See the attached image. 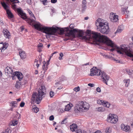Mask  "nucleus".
<instances>
[{
  "mask_svg": "<svg viewBox=\"0 0 133 133\" xmlns=\"http://www.w3.org/2000/svg\"><path fill=\"white\" fill-rule=\"evenodd\" d=\"M77 125L75 123L72 124L70 126V129L72 132L75 131L76 129H77Z\"/></svg>",
  "mask_w": 133,
  "mask_h": 133,
  "instance_id": "obj_16",
  "label": "nucleus"
},
{
  "mask_svg": "<svg viewBox=\"0 0 133 133\" xmlns=\"http://www.w3.org/2000/svg\"><path fill=\"white\" fill-rule=\"evenodd\" d=\"M67 37H68L66 38H65L64 39V41H67L68 40H69L71 38V37H72V36H70V37L67 36Z\"/></svg>",
  "mask_w": 133,
  "mask_h": 133,
  "instance_id": "obj_44",
  "label": "nucleus"
},
{
  "mask_svg": "<svg viewBox=\"0 0 133 133\" xmlns=\"http://www.w3.org/2000/svg\"><path fill=\"white\" fill-rule=\"evenodd\" d=\"M34 112L36 113H37V112L39 111V109L37 107H34L33 108Z\"/></svg>",
  "mask_w": 133,
  "mask_h": 133,
  "instance_id": "obj_37",
  "label": "nucleus"
},
{
  "mask_svg": "<svg viewBox=\"0 0 133 133\" xmlns=\"http://www.w3.org/2000/svg\"><path fill=\"white\" fill-rule=\"evenodd\" d=\"M54 92L51 91L49 93L50 96L51 97H52L54 95Z\"/></svg>",
  "mask_w": 133,
  "mask_h": 133,
  "instance_id": "obj_40",
  "label": "nucleus"
},
{
  "mask_svg": "<svg viewBox=\"0 0 133 133\" xmlns=\"http://www.w3.org/2000/svg\"><path fill=\"white\" fill-rule=\"evenodd\" d=\"M108 23L104 22L102 20L98 18L96 22V25L98 31L101 33L104 34H107L109 32Z\"/></svg>",
  "mask_w": 133,
  "mask_h": 133,
  "instance_id": "obj_3",
  "label": "nucleus"
},
{
  "mask_svg": "<svg viewBox=\"0 0 133 133\" xmlns=\"http://www.w3.org/2000/svg\"><path fill=\"white\" fill-rule=\"evenodd\" d=\"M127 8H126V7H125V8H123L122 9V13L123 14H124L125 12L127 11Z\"/></svg>",
  "mask_w": 133,
  "mask_h": 133,
  "instance_id": "obj_36",
  "label": "nucleus"
},
{
  "mask_svg": "<svg viewBox=\"0 0 133 133\" xmlns=\"http://www.w3.org/2000/svg\"><path fill=\"white\" fill-rule=\"evenodd\" d=\"M126 71L127 73L129 75H131L133 74V71L127 69L126 70Z\"/></svg>",
  "mask_w": 133,
  "mask_h": 133,
  "instance_id": "obj_29",
  "label": "nucleus"
},
{
  "mask_svg": "<svg viewBox=\"0 0 133 133\" xmlns=\"http://www.w3.org/2000/svg\"><path fill=\"white\" fill-rule=\"evenodd\" d=\"M19 54L22 59H23L26 58V55L24 51H20L19 52Z\"/></svg>",
  "mask_w": 133,
  "mask_h": 133,
  "instance_id": "obj_17",
  "label": "nucleus"
},
{
  "mask_svg": "<svg viewBox=\"0 0 133 133\" xmlns=\"http://www.w3.org/2000/svg\"><path fill=\"white\" fill-rule=\"evenodd\" d=\"M71 30L69 32H67L65 34L66 36H72V38H75L76 36L75 33L78 32V36L82 39L89 40L92 39L96 42L105 44L108 46L111 47L117 46L112 41L110 40L105 36L101 35L100 33L92 32L91 33L90 30H87L86 33V36H84V33L82 30H79L78 32L76 29Z\"/></svg>",
  "mask_w": 133,
  "mask_h": 133,
  "instance_id": "obj_1",
  "label": "nucleus"
},
{
  "mask_svg": "<svg viewBox=\"0 0 133 133\" xmlns=\"http://www.w3.org/2000/svg\"><path fill=\"white\" fill-rule=\"evenodd\" d=\"M2 6L6 11V14L8 15V17L9 18H12L14 17V15L11 12V11L8 9L9 8L8 5L5 3H3L2 4Z\"/></svg>",
  "mask_w": 133,
  "mask_h": 133,
  "instance_id": "obj_10",
  "label": "nucleus"
},
{
  "mask_svg": "<svg viewBox=\"0 0 133 133\" xmlns=\"http://www.w3.org/2000/svg\"><path fill=\"white\" fill-rule=\"evenodd\" d=\"M26 21L30 25H33L36 29L39 30L43 33L48 35H54V27H51L45 26L41 27V25L40 23H38L34 24L36 22L34 19H31L30 18L27 19Z\"/></svg>",
  "mask_w": 133,
  "mask_h": 133,
  "instance_id": "obj_2",
  "label": "nucleus"
},
{
  "mask_svg": "<svg viewBox=\"0 0 133 133\" xmlns=\"http://www.w3.org/2000/svg\"><path fill=\"white\" fill-rule=\"evenodd\" d=\"M110 105V104L108 102H107L106 103L104 102L103 104L104 107H105L107 108H109Z\"/></svg>",
  "mask_w": 133,
  "mask_h": 133,
  "instance_id": "obj_30",
  "label": "nucleus"
},
{
  "mask_svg": "<svg viewBox=\"0 0 133 133\" xmlns=\"http://www.w3.org/2000/svg\"><path fill=\"white\" fill-rule=\"evenodd\" d=\"M21 85L22 84L20 82H19L18 81H17L16 82L15 87L17 89H18L21 87Z\"/></svg>",
  "mask_w": 133,
  "mask_h": 133,
  "instance_id": "obj_24",
  "label": "nucleus"
},
{
  "mask_svg": "<svg viewBox=\"0 0 133 133\" xmlns=\"http://www.w3.org/2000/svg\"><path fill=\"white\" fill-rule=\"evenodd\" d=\"M87 6L86 5V4H82V12H83L85 11V10L86 9V8Z\"/></svg>",
  "mask_w": 133,
  "mask_h": 133,
  "instance_id": "obj_31",
  "label": "nucleus"
},
{
  "mask_svg": "<svg viewBox=\"0 0 133 133\" xmlns=\"http://www.w3.org/2000/svg\"><path fill=\"white\" fill-rule=\"evenodd\" d=\"M86 0H83L82 1V4H86Z\"/></svg>",
  "mask_w": 133,
  "mask_h": 133,
  "instance_id": "obj_56",
  "label": "nucleus"
},
{
  "mask_svg": "<svg viewBox=\"0 0 133 133\" xmlns=\"http://www.w3.org/2000/svg\"><path fill=\"white\" fill-rule=\"evenodd\" d=\"M46 64V62L44 61L43 62V65L42 66V69L43 70H44V72L45 73L46 70L48 68L47 66H45V65Z\"/></svg>",
  "mask_w": 133,
  "mask_h": 133,
  "instance_id": "obj_22",
  "label": "nucleus"
},
{
  "mask_svg": "<svg viewBox=\"0 0 133 133\" xmlns=\"http://www.w3.org/2000/svg\"><path fill=\"white\" fill-rule=\"evenodd\" d=\"M121 129L123 131H128V132L130 131V127L129 126H125L124 124H122L121 125Z\"/></svg>",
  "mask_w": 133,
  "mask_h": 133,
  "instance_id": "obj_13",
  "label": "nucleus"
},
{
  "mask_svg": "<svg viewBox=\"0 0 133 133\" xmlns=\"http://www.w3.org/2000/svg\"><path fill=\"white\" fill-rule=\"evenodd\" d=\"M118 16L117 15H115L114 14L112 16H111L110 17L111 21L112 22H115L118 20Z\"/></svg>",
  "mask_w": 133,
  "mask_h": 133,
  "instance_id": "obj_15",
  "label": "nucleus"
},
{
  "mask_svg": "<svg viewBox=\"0 0 133 133\" xmlns=\"http://www.w3.org/2000/svg\"><path fill=\"white\" fill-rule=\"evenodd\" d=\"M61 84V82H58L55 83V84L56 85H57V87L59 86V85Z\"/></svg>",
  "mask_w": 133,
  "mask_h": 133,
  "instance_id": "obj_47",
  "label": "nucleus"
},
{
  "mask_svg": "<svg viewBox=\"0 0 133 133\" xmlns=\"http://www.w3.org/2000/svg\"><path fill=\"white\" fill-rule=\"evenodd\" d=\"M8 45V44L7 43H5V44H3V47L1 48V52H2V51L3 50H5L7 48V45Z\"/></svg>",
  "mask_w": 133,
  "mask_h": 133,
  "instance_id": "obj_26",
  "label": "nucleus"
},
{
  "mask_svg": "<svg viewBox=\"0 0 133 133\" xmlns=\"http://www.w3.org/2000/svg\"><path fill=\"white\" fill-rule=\"evenodd\" d=\"M26 2L29 4H31V0H26Z\"/></svg>",
  "mask_w": 133,
  "mask_h": 133,
  "instance_id": "obj_54",
  "label": "nucleus"
},
{
  "mask_svg": "<svg viewBox=\"0 0 133 133\" xmlns=\"http://www.w3.org/2000/svg\"><path fill=\"white\" fill-rule=\"evenodd\" d=\"M29 15L31 16V17H34L35 19V17L34 16V15L33 14V13L31 12V11L30 10H29Z\"/></svg>",
  "mask_w": 133,
  "mask_h": 133,
  "instance_id": "obj_35",
  "label": "nucleus"
},
{
  "mask_svg": "<svg viewBox=\"0 0 133 133\" xmlns=\"http://www.w3.org/2000/svg\"><path fill=\"white\" fill-rule=\"evenodd\" d=\"M47 0H41V1L43 3V4L44 5H46L45 4V3L46 2Z\"/></svg>",
  "mask_w": 133,
  "mask_h": 133,
  "instance_id": "obj_46",
  "label": "nucleus"
},
{
  "mask_svg": "<svg viewBox=\"0 0 133 133\" xmlns=\"http://www.w3.org/2000/svg\"><path fill=\"white\" fill-rule=\"evenodd\" d=\"M70 28L71 29H73L74 28V26H73V24H71L69 26Z\"/></svg>",
  "mask_w": 133,
  "mask_h": 133,
  "instance_id": "obj_53",
  "label": "nucleus"
},
{
  "mask_svg": "<svg viewBox=\"0 0 133 133\" xmlns=\"http://www.w3.org/2000/svg\"><path fill=\"white\" fill-rule=\"evenodd\" d=\"M11 131V130L7 129L5 130V131L3 133H9V131Z\"/></svg>",
  "mask_w": 133,
  "mask_h": 133,
  "instance_id": "obj_55",
  "label": "nucleus"
},
{
  "mask_svg": "<svg viewBox=\"0 0 133 133\" xmlns=\"http://www.w3.org/2000/svg\"><path fill=\"white\" fill-rule=\"evenodd\" d=\"M10 2L12 4L18 3H19V1L18 0H10Z\"/></svg>",
  "mask_w": 133,
  "mask_h": 133,
  "instance_id": "obj_34",
  "label": "nucleus"
},
{
  "mask_svg": "<svg viewBox=\"0 0 133 133\" xmlns=\"http://www.w3.org/2000/svg\"><path fill=\"white\" fill-rule=\"evenodd\" d=\"M130 125L131 127L133 128V120L131 122Z\"/></svg>",
  "mask_w": 133,
  "mask_h": 133,
  "instance_id": "obj_58",
  "label": "nucleus"
},
{
  "mask_svg": "<svg viewBox=\"0 0 133 133\" xmlns=\"http://www.w3.org/2000/svg\"><path fill=\"white\" fill-rule=\"evenodd\" d=\"M96 91L98 92H100L101 91V90L99 87H97L96 88Z\"/></svg>",
  "mask_w": 133,
  "mask_h": 133,
  "instance_id": "obj_52",
  "label": "nucleus"
},
{
  "mask_svg": "<svg viewBox=\"0 0 133 133\" xmlns=\"http://www.w3.org/2000/svg\"><path fill=\"white\" fill-rule=\"evenodd\" d=\"M18 123V121H13L12 122V124L14 126H15L17 125Z\"/></svg>",
  "mask_w": 133,
  "mask_h": 133,
  "instance_id": "obj_39",
  "label": "nucleus"
},
{
  "mask_svg": "<svg viewBox=\"0 0 133 133\" xmlns=\"http://www.w3.org/2000/svg\"><path fill=\"white\" fill-rule=\"evenodd\" d=\"M96 110L98 111L103 112L105 110V108L104 107H98L96 108Z\"/></svg>",
  "mask_w": 133,
  "mask_h": 133,
  "instance_id": "obj_25",
  "label": "nucleus"
},
{
  "mask_svg": "<svg viewBox=\"0 0 133 133\" xmlns=\"http://www.w3.org/2000/svg\"><path fill=\"white\" fill-rule=\"evenodd\" d=\"M88 85L91 87H93L95 86L94 84L92 83H89L88 84Z\"/></svg>",
  "mask_w": 133,
  "mask_h": 133,
  "instance_id": "obj_48",
  "label": "nucleus"
},
{
  "mask_svg": "<svg viewBox=\"0 0 133 133\" xmlns=\"http://www.w3.org/2000/svg\"><path fill=\"white\" fill-rule=\"evenodd\" d=\"M13 75H14L12 76V79H14L15 76H16L17 77L19 81H21L23 77V75L20 72H15L13 73Z\"/></svg>",
  "mask_w": 133,
  "mask_h": 133,
  "instance_id": "obj_12",
  "label": "nucleus"
},
{
  "mask_svg": "<svg viewBox=\"0 0 133 133\" xmlns=\"http://www.w3.org/2000/svg\"><path fill=\"white\" fill-rule=\"evenodd\" d=\"M72 106L73 105L71 103L68 104L67 105L65 106V111H67L69 110Z\"/></svg>",
  "mask_w": 133,
  "mask_h": 133,
  "instance_id": "obj_20",
  "label": "nucleus"
},
{
  "mask_svg": "<svg viewBox=\"0 0 133 133\" xmlns=\"http://www.w3.org/2000/svg\"><path fill=\"white\" fill-rule=\"evenodd\" d=\"M38 94L36 92H34L32 97V99L34 101H36L37 103L39 104L40 103L43 98L44 97V96L41 93H39L38 91Z\"/></svg>",
  "mask_w": 133,
  "mask_h": 133,
  "instance_id": "obj_8",
  "label": "nucleus"
},
{
  "mask_svg": "<svg viewBox=\"0 0 133 133\" xmlns=\"http://www.w3.org/2000/svg\"><path fill=\"white\" fill-rule=\"evenodd\" d=\"M43 46V45L42 43H39V45H38L37 46L38 47V48L42 47Z\"/></svg>",
  "mask_w": 133,
  "mask_h": 133,
  "instance_id": "obj_51",
  "label": "nucleus"
},
{
  "mask_svg": "<svg viewBox=\"0 0 133 133\" xmlns=\"http://www.w3.org/2000/svg\"><path fill=\"white\" fill-rule=\"evenodd\" d=\"M38 72V71L37 70H35V74H37Z\"/></svg>",
  "mask_w": 133,
  "mask_h": 133,
  "instance_id": "obj_64",
  "label": "nucleus"
},
{
  "mask_svg": "<svg viewBox=\"0 0 133 133\" xmlns=\"http://www.w3.org/2000/svg\"><path fill=\"white\" fill-rule=\"evenodd\" d=\"M114 60L115 61H117V63H122V61H118V60H116L115 59H114Z\"/></svg>",
  "mask_w": 133,
  "mask_h": 133,
  "instance_id": "obj_60",
  "label": "nucleus"
},
{
  "mask_svg": "<svg viewBox=\"0 0 133 133\" xmlns=\"http://www.w3.org/2000/svg\"><path fill=\"white\" fill-rule=\"evenodd\" d=\"M5 2L4 0H3L2 1H1V5H2V4L3 3V2H4L9 6V5H10V0H5Z\"/></svg>",
  "mask_w": 133,
  "mask_h": 133,
  "instance_id": "obj_27",
  "label": "nucleus"
},
{
  "mask_svg": "<svg viewBox=\"0 0 133 133\" xmlns=\"http://www.w3.org/2000/svg\"><path fill=\"white\" fill-rule=\"evenodd\" d=\"M104 102L103 101L100 99H98L97 100V103L98 104H99L103 105Z\"/></svg>",
  "mask_w": 133,
  "mask_h": 133,
  "instance_id": "obj_32",
  "label": "nucleus"
},
{
  "mask_svg": "<svg viewBox=\"0 0 133 133\" xmlns=\"http://www.w3.org/2000/svg\"><path fill=\"white\" fill-rule=\"evenodd\" d=\"M17 102L16 101H12L10 103V106L11 105L14 108L16 107L17 106Z\"/></svg>",
  "mask_w": 133,
  "mask_h": 133,
  "instance_id": "obj_23",
  "label": "nucleus"
},
{
  "mask_svg": "<svg viewBox=\"0 0 133 133\" xmlns=\"http://www.w3.org/2000/svg\"><path fill=\"white\" fill-rule=\"evenodd\" d=\"M124 83H125V86L126 87H128L129 85V83L130 82V80L129 79H125L124 81Z\"/></svg>",
  "mask_w": 133,
  "mask_h": 133,
  "instance_id": "obj_28",
  "label": "nucleus"
},
{
  "mask_svg": "<svg viewBox=\"0 0 133 133\" xmlns=\"http://www.w3.org/2000/svg\"><path fill=\"white\" fill-rule=\"evenodd\" d=\"M67 118H65L63 121L61 122V124H65L67 123V121L66 120Z\"/></svg>",
  "mask_w": 133,
  "mask_h": 133,
  "instance_id": "obj_38",
  "label": "nucleus"
},
{
  "mask_svg": "<svg viewBox=\"0 0 133 133\" xmlns=\"http://www.w3.org/2000/svg\"><path fill=\"white\" fill-rule=\"evenodd\" d=\"M75 91L76 92H77L79 91L80 89L79 87H75L74 88Z\"/></svg>",
  "mask_w": 133,
  "mask_h": 133,
  "instance_id": "obj_43",
  "label": "nucleus"
},
{
  "mask_svg": "<svg viewBox=\"0 0 133 133\" xmlns=\"http://www.w3.org/2000/svg\"><path fill=\"white\" fill-rule=\"evenodd\" d=\"M11 5V7L15 11L16 10L18 13V15L21 18L23 19L26 20L28 19L27 18V17L26 16V14L23 12V10L21 9V8H17V5L14 4H11L10 3Z\"/></svg>",
  "mask_w": 133,
  "mask_h": 133,
  "instance_id": "obj_7",
  "label": "nucleus"
},
{
  "mask_svg": "<svg viewBox=\"0 0 133 133\" xmlns=\"http://www.w3.org/2000/svg\"><path fill=\"white\" fill-rule=\"evenodd\" d=\"M50 59H49L46 62V66H48L49 64V62H50Z\"/></svg>",
  "mask_w": 133,
  "mask_h": 133,
  "instance_id": "obj_59",
  "label": "nucleus"
},
{
  "mask_svg": "<svg viewBox=\"0 0 133 133\" xmlns=\"http://www.w3.org/2000/svg\"><path fill=\"white\" fill-rule=\"evenodd\" d=\"M13 71V70L9 66H7L5 69V72L6 73L11 74L12 73Z\"/></svg>",
  "mask_w": 133,
  "mask_h": 133,
  "instance_id": "obj_19",
  "label": "nucleus"
},
{
  "mask_svg": "<svg viewBox=\"0 0 133 133\" xmlns=\"http://www.w3.org/2000/svg\"><path fill=\"white\" fill-rule=\"evenodd\" d=\"M104 57L106 59L111 58V57L110 56H109L106 55H105L104 56Z\"/></svg>",
  "mask_w": 133,
  "mask_h": 133,
  "instance_id": "obj_50",
  "label": "nucleus"
},
{
  "mask_svg": "<svg viewBox=\"0 0 133 133\" xmlns=\"http://www.w3.org/2000/svg\"><path fill=\"white\" fill-rule=\"evenodd\" d=\"M117 116L114 114H109L108 117L107 121L109 122L112 123H116L118 121Z\"/></svg>",
  "mask_w": 133,
  "mask_h": 133,
  "instance_id": "obj_9",
  "label": "nucleus"
},
{
  "mask_svg": "<svg viewBox=\"0 0 133 133\" xmlns=\"http://www.w3.org/2000/svg\"><path fill=\"white\" fill-rule=\"evenodd\" d=\"M122 29L120 27H118L116 31L115 32V34H116L117 33L121 32L122 31Z\"/></svg>",
  "mask_w": 133,
  "mask_h": 133,
  "instance_id": "obj_33",
  "label": "nucleus"
},
{
  "mask_svg": "<svg viewBox=\"0 0 133 133\" xmlns=\"http://www.w3.org/2000/svg\"><path fill=\"white\" fill-rule=\"evenodd\" d=\"M77 133H82V131L81 130H78L77 131H76Z\"/></svg>",
  "mask_w": 133,
  "mask_h": 133,
  "instance_id": "obj_57",
  "label": "nucleus"
},
{
  "mask_svg": "<svg viewBox=\"0 0 133 133\" xmlns=\"http://www.w3.org/2000/svg\"><path fill=\"white\" fill-rule=\"evenodd\" d=\"M63 87H62L61 86L60 87H58L57 89H61Z\"/></svg>",
  "mask_w": 133,
  "mask_h": 133,
  "instance_id": "obj_62",
  "label": "nucleus"
},
{
  "mask_svg": "<svg viewBox=\"0 0 133 133\" xmlns=\"http://www.w3.org/2000/svg\"><path fill=\"white\" fill-rule=\"evenodd\" d=\"M3 32L5 37L7 38H9L10 36V33L8 30L6 29L4 30Z\"/></svg>",
  "mask_w": 133,
  "mask_h": 133,
  "instance_id": "obj_18",
  "label": "nucleus"
},
{
  "mask_svg": "<svg viewBox=\"0 0 133 133\" xmlns=\"http://www.w3.org/2000/svg\"><path fill=\"white\" fill-rule=\"evenodd\" d=\"M25 104V103L23 102H21L20 104V106L21 107H24Z\"/></svg>",
  "mask_w": 133,
  "mask_h": 133,
  "instance_id": "obj_45",
  "label": "nucleus"
},
{
  "mask_svg": "<svg viewBox=\"0 0 133 133\" xmlns=\"http://www.w3.org/2000/svg\"><path fill=\"white\" fill-rule=\"evenodd\" d=\"M40 87L41 88H39L38 91L39 92V93H41L44 96V95L45 94V92H46L45 87L44 86H42Z\"/></svg>",
  "mask_w": 133,
  "mask_h": 133,
  "instance_id": "obj_14",
  "label": "nucleus"
},
{
  "mask_svg": "<svg viewBox=\"0 0 133 133\" xmlns=\"http://www.w3.org/2000/svg\"><path fill=\"white\" fill-rule=\"evenodd\" d=\"M57 0H51V2L52 3H55L57 2Z\"/></svg>",
  "mask_w": 133,
  "mask_h": 133,
  "instance_id": "obj_49",
  "label": "nucleus"
},
{
  "mask_svg": "<svg viewBox=\"0 0 133 133\" xmlns=\"http://www.w3.org/2000/svg\"><path fill=\"white\" fill-rule=\"evenodd\" d=\"M89 18V17H85L84 18V19H85V20H88Z\"/></svg>",
  "mask_w": 133,
  "mask_h": 133,
  "instance_id": "obj_61",
  "label": "nucleus"
},
{
  "mask_svg": "<svg viewBox=\"0 0 133 133\" xmlns=\"http://www.w3.org/2000/svg\"><path fill=\"white\" fill-rule=\"evenodd\" d=\"M88 109L83 101H81L76 105L74 108V112L76 113L85 111Z\"/></svg>",
  "mask_w": 133,
  "mask_h": 133,
  "instance_id": "obj_6",
  "label": "nucleus"
},
{
  "mask_svg": "<svg viewBox=\"0 0 133 133\" xmlns=\"http://www.w3.org/2000/svg\"><path fill=\"white\" fill-rule=\"evenodd\" d=\"M59 55L60 56V57H59V60L62 59V57L63 56V54L61 52L60 53Z\"/></svg>",
  "mask_w": 133,
  "mask_h": 133,
  "instance_id": "obj_41",
  "label": "nucleus"
},
{
  "mask_svg": "<svg viewBox=\"0 0 133 133\" xmlns=\"http://www.w3.org/2000/svg\"><path fill=\"white\" fill-rule=\"evenodd\" d=\"M128 100L133 105V94L128 97Z\"/></svg>",
  "mask_w": 133,
  "mask_h": 133,
  "instance_id": "obj_21",
  "label": "nucleus"
},
{
  "mask_svg": "<svg viewBox=\"0 0 133 133\" xmlns=\"http://www.w3.org/2000/svg\"><path fill=\"white\" fill-rule=\"evenodd\" d=\"M68 28H66V29H64L63 28H61L59 27H54V35H55L57 31L59 32L61 34H63L64 32L66 31L67 32L69 30Z\"/></svg>",
  "mask_w": 133,
  "mask_h": 133,
  "instance_id": "obj_11",
  "label": "nucleus"
},
{
  "mask_svg": "<svg viewBox=\"0 0 133 133\" xmlns=\"http://www.w3.org/2000/svg\"><path fill=\"white\" fill-rule=\"evenodd\" d=\"M115 44L117 46V48L114 47H111L112 48L110 49L111 51H114L116 49H117V51L118 53L120 54H122V52L125 53L128 56L130 57H132L133 58L132 60L133 61V54L132 53L131 51L129 49V48H128L126 47V45H124V46L123 45L122 47L120 48Z\"/></svg>",
  "mask_w": 133,
  "mask_h": 133,
  "instance_id": "obj_5",
  "label": "nucleus"
},
{
  "mask_svg": "<svg viewBox=\"0 0 133 133\" xmlns=\"http://www.w3.org/2000/svg\"><path fill=\"white\" fill-rule=\"evenodd\" d=\"M49 119L50 121H53L54 119V116L52 115L50 116L49 118Z\"/></svg>",
  "mask_w": 133,
  "mask_h": 133,
  "instance_id": "obj_42",
  "label": "nucleus"
},
{
  "mask_svg": "<svg viewBox=\"0 0 133 133\" xmlns=\"http://www.w3.org/2000/svg\"><path fill=\"white\" fill-rule=\"evenodd\" d=\"M100 54L101 55L103 56V57H104V56L105 55V54H104V53H100Z\"/></svg>",
  "mask_w": 133,
  "mask_h": 133,
  "instance_id": "obj_63",
  "label": "nucleus"
},
{
  "mask_svg": "<svg viewBox=\"0 0 133 133\" xmlns=\"http://www.w3.org/2000/svg\"><path fill=\"white\" fill-rule=\"evenodd\" d=\"M90 75L91 76H99L101 75L102 78L103 79V82L106 84H108L107 82L109 80V77L105 72L101 71L100 69H98L96 67H93L90 69Z\"/></svg>",
  "mask_w": 133,
  "mask_h": 133,
  "instance_id": "obj_4",
  "label": "nucleus"
}]
</instances>
